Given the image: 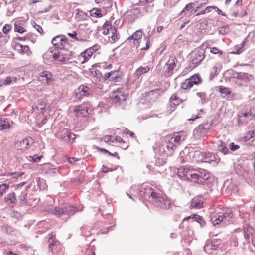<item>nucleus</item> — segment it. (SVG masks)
<instances>
[{"instance_id": "nucleus-29", "label": "nucleus", "mask_w": 255, "mask_h": 255, "mask_svg": "<svg viewBox=\"0 0 255 255\" xmlns=\"http://www.w3.org/2000/svg\"><path fill=\"white\" fill-rule=\"evenodd\" d=\"M60 138L64 141L69 142L71 140L75 139V136L74 134L66 132L60 135Z\"/></svg>"}, {"instance_id": "nucleus-39", "label": "nucleus", "mask_w": 255, "mask_h": 255, "mask_svg": "<svg viewBox=\"0 0 255 255\" xmlns=\"http://www.w3.org/2000/svg\"><path fill=\"white\" fill-rule=\"evenodd\" d=\"M91 57H90L86 52L84 51L82 52L78 56V60L81 63H84L86 62Z\"/></svg>"}, {"instance_id": "nucleus-60", "label": "nucleus", "mask_w": 255, "mask_h": 255, "mask_svg": "<svg viewBox=\"0 0 255 255\" xmlns=\"http://www.w3.org/2000/svg\"><path fill=\"white\" fill-rule=\"evenodd\" d=\"M197 95L201 98V99L202 100V102H204L205 101V99L206 98V94L204 92H197Z\"/></svg>"}, {"instance_id": "nucleus-47", "label": "nucleus", "mask_w": 255, "mask_h": 255, "mask_svg": "<svg viewBox=\"0 0 255 255\" xmlns=\"http://www.w3.org/2000/svg\"><path fill=\"white\" fill-rule=\"evenodd\" d=\"M9 185L8 184H3L0 185V196H2L3 194L8 189Z\"/></svg>"}, {"instance_id": "nucleus-36", "label": "nucleus", "mask_w": 255, "mask_h": 255, "mask_svg": "<svg viewBox=\"0 0 255 255\" xmlns=\"http://www.w3.org/2000/svg\"><path fill=\"white\" fill-rule=\"evenodd\" d=\"M146 10L144 8H135L131 10V14L136 16V17L142 15Z\"/></svg>"}, {"instance_id": "nucleus-49", "label": "nucleus", "mask_w": 255, "mask_h": 255, "mask_svg": "<svg viewBox=\"0 0 255 255\" xmlns=\"http://www.w3.org/2000/svg\"><path fill=\"white\" fill-rule=\"evenodd\" d=\"M102 141H104L106 143H109L110 141H111L112 143H114V136L111 135L104 136L102 138Z\"/></svg>"}, {"instance_id": "nucleus-28", "label": "nucleus", "mask_w": 255, "mask_h": 255, "mask_svg": "<svg viewBox=\"0 0 255 255\" xmlns=\"http://www.w3.org/2000/svg\"><path fill=\"white\" fill-rule=\"evenodd\" d=\"M48 242L49 243L48 250L49 251H53L57 247L58 242L55 240V237L53 235L49 238Z\"/></svg>"}, {"instance_id": "nucleus-26", "label": "nucleus", "mask_w": 255, "mask_h": 255, "mask_svg": "<svg viewBox=\"0 0 255 255\" xmlns=\"http://www.w3.org/2000/svg\"><path fill=\"white\" fill-rule=\"evenodd\" d=\"M217 148L219 151L222 153L224 155H226L228 153L229 149L226 146V144L220 140L217 144Z\"/></svg>"}, {"instance_id": "nucleus-37", "label": "nucleus", "mask_w": 255, "mask_h": 255, "mask_svg": "<svg viewBox=\"0 0 255 255\" xmlns=\"http://www.w3.org/2000/svg\"><path fill=\"white\" fill-rule=\"evenodd\" d=\"M67 35L71 38L79 42H84L86 40L85 38L81 37L79 34H77L76 32L73 31L72 33H68Z\"/></svg>"}, {"instance_id": "nucleus-14", "label": "nucleus", "mask_w": 255, "mask_h": 255, "mask_svg": "<svg viewBox=\"0 0 255 255\" xmlns=\"http://www.w3.org/2000/svg\"><path fill=\"white\" fill-rule=\"evenodd\" d=\"M65 49L56 50L55 61L64 62L70 58V54L68 51H65Z\"/></svg>"}, {"instance_id": "nucleus-21", "label": "nucleus", "mask_w": 255, "mask_h": 255, "mask_svg": "<svg viewBox=\"0 0 255 255\" xmlns=\"http://www.w3.org/2000/svg\"><path fill=\"white\" fill-rule=\"evenodd\" d=\"M56 49H52L50 48L45 54L43 55V58L45 60L48 61L53 62L55 61L56 55Z\"/></svg>"}, {"instance_id": "nucleus-8", "label": "nucleus", "mask_w": 255, "mask_h": 255, "mask_svg": "<svg viewBox=\"0 0 255 255\" xmlns=\"http://www.w3.org/2000/svg\"><path fill=\"white\" fill-rule=\"evenodd\" d=\"M204 53L202 48H198L191 52L189 55L190 67L195 68L205 58Z\"/></svg>"}, {"instance_id": "nucleus-6", "label": "nucleus", "mask_w": 255, "mask_h": 255, "mask_svg": "<svg viewBox=\"0 0 255 255\" xmlns=\"http://www.w3.org/2000/svg\"><path fill=\"white\" fill-rule=\"evenodd\" d=\"M113 104L116 107L123 109L126 105V96L122 89H117L111 94Z\"/></svg>"}, {"instance_id": "nucleus-31", "label": "nucleus", "mask_w": 255, "mask_h": 255, "mask_svg": "<svg viewBox=\"0 0 255 255\" xmlns=\"http://www.w3.org/2000/svg\"><path fill=\"white\" fill-rule=\"evenodd\" d=\"M15 49L18 51L19 53H27V54H28L29 48L27 45H23L21 44L18 43L15 45Z\"/></svg>"}, {"instance_id": "nucleus-64", "label": "nucleus", "mask_w": 255, "mask_h": 255, "mask_svg": "<svg viewBox=\"0 0 255 255\" xmlns=\"http://www.w3.org/2000/svg\"><path fill=\"white\" fill-rule=\"evenodd\" d=\"M41 158L40 156L34 155L32 157L31 160L34 162H38L40 160Z\"/></svg>"}, {"instance_id": "nucleus-25", "label": "nucleus", "mask_w": 255, "mask_h": 255, "mask_svg": "<svg viewBox=\"0 0 255 255\" xmlns=\"http://www.w3.org/2000/svg\"><path fill=\"white\" fill-rule=\"evenodd\" d=\"M150 70V67L148 66L145 67H139L134 73V75L136 77H139L141 75L143 74H145L149 72Z\"/></svg>"}, {"instance_id": "nucleus-3", "label": "nucleus", "mask_w": 255, "mask_h": 255, "mask_svg": "<svg viewBox=\"0 0 255 255\" xmlns=\"http://www.w3.org/2000/svg\"><path fill=\"white\" fill-rule=\"evenodd\" d=\"M177 62V58L174 55L169 57L165 56L159 61L156 69L159 72H160L161 67L164 65L163 73L165 76L169 77L172 75L173 71L175 69Z\"/></svg>"}, {"instance_id": "nucleus-15", "label": "nucleus", "mask_w": 255, "mask_h": 255, "mask_svg": "<svg viewBox=\"0 0 255 255\" xmlns=\"http://www.w3.org/2000/svg\"><path fill=\"white\" fill-rule=\"evenodd\" d=\"M91 91L88 86L85 85H80L77 89L75 91V94L76 95L77 98H81L82 96H87L90 94Z\"/></svg>"}, {"instance_id": "nucleus-19", "label": "nucleus", "mask_w": 255, "mask_h": 255, "mask_svg": "<svg viewBox=\"0 0 255 255\" xmlns=\"http://www.w3.org/2000/svg\"><path fill=\"white\" fill-rule=\"evenodd\" d=\"M203 199L202 197L196 196L191 200L190 207L200 209L203 207Z\"/></svg>"}, {"instance_id": "nucleus-58", "label": "nucleus", "mask_w": 255, "mask_h": 255, "mask_svg": "<svg viewBox=\"0 0 255 255\" xmlns=\"http://www.w3.org/2000/svg\"><path fill=\"white\" fill-rule=\"evenodd\" d=\"M112 27L111 22L110 21H106V22L104 24L103 26V30H109L111 31Z\"/></svg>"}, {"instance_id": "nucleus-43", "label": "nucleus", "mask_w": 255, "mask_h": 255, "mask_svg": "<svg viewBox=\"0 0 255 255\" xmlns=\"http://www.w3.org/2000/svg\"><path fill=\"white\" fill-rule=\"evenodd\" d=\"M91 73L93 75L95 76L96 77L99 79L100 80H101L103 78V74L98 69H92L91 70Z\"/></svg>"}, {"instance_id": "nucleus-44", "label": "nucleus", "mask_w": 255, "mask_h": 255, "mask_svg": "<svg viewBox=\"0 0 255 255\" xmlns=\"http://www.w3.org/2000/svg\"><path fill=\"white\" fill-rule=\"evenodd\" d=\"M111 33H112V36L111 37L112 40L113 42H116L118 38L117 36V30L116 27H113V28L111 29Z\"/></svg>"}, {"instance_id": "nucleus-2", "label": "nucleus", "mask_w": 255, "mask_h": 255, "mask_svg": "<svg viewBox=\"0 0 255 255\" xmlns=\"http://www.w3.org/2000/svg\"><path fill=\"white\" fill-rule=\"evenodd\" d=\"M185 140V136L184 135H181L179 133L174 134L168 140L161 143L158 146V150L161 155L171 156L175 149Z\"/></svg>"}, {"instance_id": "nucleus-24", "label": "nucleus", "mask_w": 255, "mask_h": 255, "mask_svg": "<svg viewBox=\"0 0 255 255\" xmlns=\"http://www.w3.org/2000/svg\"><path fill=\"white\" fill-rule=\"evenodd\" d=\"M193 219V221H197L199 223L201 226H203L205 224V222L202 217L197 215V214H193L192 216H188L186 218H184V220Z\"/></svg>"}, {"instance_id": "nucleus-23", "label": "nucleus", "mask_w": 255, "mask_h": 255, "mask_svg": "<svg viewBox=\"0 0 255 255\" xmlns=\"http://www.w3.org/2000/svg\"><path fill=\"white\" fill-rule=\"evenodd\" d=\"M210 220L214 226L219 224L220 222H223L220 212L212 214L210 216Z\"/></svg>"}, {"instance_id": "nucleus-53", "label": "nucleus", "mask_w": 255, "mask_h": 255, "mask_svg": "<svg viewBox=\"0 0 255 255\" xmlns=\"http://www.w3.org/2000/svg\"><path fill=\"white\" fill-rule=\"evenodd\" d=\"M14 29L15 32L19 33H23L26 31L23 27L17 24H15Z\"/></svg>"}, {"instance_id": "nucleus-42", "label": "nucleus", "mask_w": 255, "mask_h": 255, "mask_svg": "<svg viewBox=\"0 0 255 255\" xmlns=\"http://www.w3.org/2000/svg\"><path fill=\"white\" fill-rule=\"evenodd\" d=\"M192 86V84L189 79H186L184 82H182L181 85V88L185 90L190 88Z\"/></svg>"}, {"instance_id": "nucleus-20", "label": "nucleus", "mask_w": 255, "mask_h": 255, "mask_svg": "<svg viewBox=\"0 0 255 255\" xmlns=\"http://www.w3.org/2000/svg\"><path fill=\"white\" fill-rule=\"evenodd\" d=\"M74 112L77 116H86L88 114V108L85 106H78L74 108Z\"/></svg>"}, {"instance_id": "nucleus-57", "label": "nucleus", "mask_w": 255, "mask_h": 255, "mask_svg": "<svg viewBox=\"0 0 255 255\" xmlns=\"http://www.w3.org/2000/svg\"><path fill=\"white\" fill-rule=\"evenodd\" d=\"M251 132H252V131L251 130L248 131V132H247L245 133L244 136L243 137L244 141H248L250 139L253 138L252 135L251 134Z\"/></svg>"}, {"instance_id": "nucleus-27", "label": "nucleus", "mask_w": 255, "mask_h": 255, "mask_svg": "<svg viewBox=\"0 0 255 255\" xmlns=\"http://www.w3.org/2000/svg\"><path fill=\"white\" fill-rule=\"evenodd\" d=\"M223 221L228 222L229 219L233 217V214L231 210H227L226 211H223L220 212Z\"/></svg>"}, {"instance_id": "nucleus-38", "label": "nucleus", "mask_w": 255, "mask_h": 255, "mask_svg": "<svg viewBox=\"0 0 255 255\" xmlns=\"http://www.w3.org/2000/svg\"><path fill=\"white\" fill-rule=\"evenodd\" d=\"M90 13L91 16L92 17L100 18L103 16L101 14V10L99 8H93L90 11Z\"/></svg>"}, {"instance_id": "nucleus-56", "label": "nucleus", "mask_w": 255, "mask_h": 255, "mask_svg": "<svg viewBox=\"0 0 255 255\" xmlns=\"http://www.w3.org/2000/svg\"><path fill=\"white\" fill-rule=\"evenodd\" d=\"M16 80V78L14 77H7L5 79H4V81L5 82V84L9 85L11 84L13 81H15Z\"/></svg>"}, {"instance_id": "nucleus-32", "label": "nucleus", "mask_w": 255, "mask_h": 255, "mask_svg": "<svg viewBox=\"0 0 255 255\" xmlns=\"http://www.w3.org/2000/svg\"><path fill=\"white\" fill-rule=\"evenodd\" d=\"M28 187H24V189L21 191V194L19 196V199L21 202L22 204L26 203V197L28 194Z\"/></svg>"}, {"instance_id": "nucleus-1", "label": "nucleus", "mask_w": 255, "mask_h": 255, "mask_svg": "<svg viewBox=\"0 0 255 255\" xmlns=\"http://www.w3.org/2000/svg\"><path fill=\"white\" fill-rule=\"evenodd\" d=\"M178 175L184 180L199 184H208L212 178L204 169H194L190 166L181 167L178 169Z\"/></svg>"}, {"instance_id": "nucleus-62", "label": "nucleus", "mask_w": 255, "mask_h": 255, "mask_svg": "<svg viewBox=\"0 0 255 255\" xmlns=\"http://www.w3.org/2000/svg\"><path fill=\"white\" fill-rule=\"evenodd\" d=\"M229 147L232 151H236L240 148L239 145L235 144L234 143L232 142L230 144Z\"/></svg>"}, {"instance_id": "nucleus-17", "label": "nucleus", "mask_w": 255, "mask_h": 255, "mask_svg": "<svg viewBox=\"0 0 255 255\" xmlns=\"http://www.w3.org/2000/svg\"><path fill=\"white\" fill-rule=\"evenodd\" d=\"M13 122L7 118L0 119V130L6 131L13 128Z\"/></svg>"}, {"instance_id": "nucleus-18", "label": "nucleus", "mask_w": 255, "mask_h": 255, "mask_svg": "<svg viewBox=\"0 0 255 255\" xmlns=\"http://www.w3.org/2000/svg\"><path fill=\"white\" fill-rule=\"evenodd\" d=\"M33 143V139L31 137H26L22 141L16 143L17 147L19 150H24L28 148Z\"/></svg>"}, {"instance_id": "nucleus-48", "label": "nucleus", "mask_w": 255, "mask_h": 255, "mask_svg": "<svg viewBox=\"0 0 255 255\" xmlns=\"http://www.w3.org/2000/svg\"><path fill=\"white\" fill-rule=\"evenodd\" d=\"M31 24L39 33L42 34L43 32V29L40 25L37 24L34 21H32Z\"/></svg>"}, {"instance_id": "nucleus-41", "label": "nucleus", "mask_w": 255, "mask_h": 255, "mask_svg": "<svg viewBox=\"0 0 255 255\" xmlns=\"http://www.w3.org/2000/svg\"><path fill=\"white\" fill-rule=\"evenodd\" d=\"M252 75L246 73H240L238 74V78L244 80L245 82L249 81Z\"/></svg>"}, {"instance_id": "nucleus-30", "label": "nucleus", "mask_w": 255, "mask_h": 255, "mask_svg": "<svg viewBox=\"0 0 255 255\" xmlns=\"http://www.w3.org/2000/svg\"><path fill=\"white\" fill-rule=\"evenodd\" d=\"M5 202L8 203L14 204L15 203L17 199L15 197V194L14 192L8 194L4 198Z\"/></svg>"}, {"instance_id": "nucleus-22", "label": "nucleus", "mask_w": 255, "mask_h": 255, "mask_svg": "<svg viewBox=\"0 0 255 255\" xmlns=\"http://www.w3.org/2000/svg\"><path fill=\"white\" fill-rule=\"evenodd\" d=\"M142 37V32L140 30H137L132 35H131L128 40L130 41L131 40H133V43L135 45H139V39H140Z\"/></svg>"}, {"instance_id": "nucleus-63", "label": "nucleus", "mask_w": 255, "mask_h": 255, "mask_svg": "<svg viewBox=\"0 0 255 255\" xmlns=\"http://www.w3.org/2000/svg\"><path fill=\"white\" fill-rule=\"evenodd\" d=\"M146 46L141 48V50H146L149 47V45H150V37L149 36H147L146 37Z\"/></svg>"}, {"instance_id": "nucleus-33", "label": "nucleus", "mask_w": 255, "mask_h": 255, "mask_svg": "<svg viewBox=\"0 0 255 255\" xmlns=\"http://www.w3.org/2000/svg\"><path fill=\"white\" fill-rule=\"evenodd\" d=\"M189 80L191 82V84H192V86H193L194 84L198 85L200 84L202 80L201 78V77L198 74H194L190 78H189Z\"/></svg>"}, {"instance_id": "nucleus-11", "label": "nucleus", "mask_w": 255, "mask_h": 255, "mask_svg": "<svg viewBox=\"0 0 255 255\" xmlns=\"http://www.w3.org/2000/svg\"><path fill=\"white\" fill-rule=\"evenodd\" d=\"M52 43L57 47V49H66L68 44L67 39L64 36L61 35L54 37L52 40Z\"/></svg>"}, {"instance_id": "nucleus-7", "label": "nucleus", "mask_w": 255, "mask_h": 255, "mask_svg": "<svg viewBox=\"0 0 255 255\" xmlns=\"http://www.w3.org/2000/svg\"><path fill=\"white\" fill-rule=\"evenodd\" d=\"M200 156V160L203 162H208L212 166H216L220 161V158L217 154H214L211 152H201L200 151L194 152V156Z\"/></svg>"}, {"instance_id": "nucleus-55", "label": "nucleus", "mask_w": 255, "mask_h": 255, "mask_svg": "<svg viewBox=\"0 0 255 255\" xmlns=\"http://www.w3.org/2000/svg\"><path fill=\"white\" fill-rule=\"evenodd\" d=\"M120 79L121 77L119 76L118 72L116 71V73L114 75L111 76L110 80L112 81L118 82L120 81Z\"/></svg>"}, {"instance_id": "nucleus-16", "label": "nucleus", "mask_w": 255, "mask_h": 255, "mask_svg": "<svg viewBox=\"0 0 255 255\" xmlns=\"http://www.w3.org/2000/svg\"><path fill=\"white\" fill-rule=\"evenodd\" d=\"M39 80L47 84H51L53 81L52 73L47 71H44L41 72L39 76Z\"/></svg>"}, {"instance_id": "nucleus-35", "label": "nucleus", "mask_w": 255, "mask_h": 255, "mask_svg": "<svg viewBox=\"0 0 255 255\" xmlns=\"http://www.w3.org/2000/svg\"><path fill=\"white\" fill-rule=\"evenodd\" d=\"M186 99H181L175 94H173L170 97V101L174 105H178L182 103Z\"/></svg>"}, {"instance_id": "nucleus-46", "label": "nucleus", "mask_w": 255, "mask_h": 255, "mask_svg": "<svg viewBox=\"0 0 255 255\" xmlns=\"http://www.w3.org/2000/svg\"><path fill=\"white\" fill-rule=\"evenodd\" d=\"M228 27L227 26H223L218 28V32L219 34L224 35L228 33Z\"/></svg>"}, {"instance_id": "nucleus-40", "label": "nucleus", "mask_w": 255, "mask_h": 255, "mask_svg": "<svg viewBox=\"0 0 255 255\" xmlns=\"http://www.w3.org/2000/svg\"><path fill=\"white\" fill-rule=\"evenodd\" d=\"M200 130H197V128L193 131V134L197 138L203 137L206 132L205 130L203 128H201Z\"/></svg>"}, {"instance_id": "nucleus-10", "label": "nucleus", "mask_w": 255, "mask_h": 255, "mask_svg": "<svg viewBox=\"0 0 255 255\" xmlns=\"http://www.w3.org/2000/svg\"><path fill=\"white\" fill-rule=\"evenodd\" d=\"M220 242L219 240H208L204 246V251L208 254L212 253L213 251L216 250L219 248Z\"/></svg>"}, {"instance_id": "nucleus-12", "label": "nucleus", "mask_w": 255, "mask_h": 255, "mask_svg": "<svg viewBox=\"0 0 255 255\" xmlns=\"http://www.w3.org/2000/svg\"><path fill=\"white\" fill-rule=\"evenodd\" d=\"M193 156H194V152H190V149L188 148H185L180 153L177 161L180 163H186L191 159Z\"/></svg>"}, {"instance_id": "nucleus-13", "label": "nucleus", "mask_w": 255, "mask_h": 255, "mask_svg": "<svg viewBox=\"0 0 255 255\" xmlns=\"http://www.w3.org/2000/svg\"><path fill=\"white\" fill-rule=\"evenodd\" d=\"M155 193V192L150 187L146 188L142 187L139 189V195L144 199L150 202L151 197L153 196V194Z\"/></svg>"}, {"instance_id": "nucleus-61", "label": "nucleus", "mask_w": 255, "mask_h": 255, "mask_svg": "<svg viewBox=\"0 0 255 255\" xmlns=\"http://www.w3.org/2000/svg\"><path fill=\"white\" fill-rule=\"evenodd\" d=\"M11 29V25H10L9 24H5L4 26V27H3L2 31L4 34H7L8 32H9L10 31Z\"/></svg>"}, {"instance_id": "nucleus-4", "label": "nucleus", "mask_w": 255, "mask_h": 255, "mask_svg": "<svg viewBox=\"0 0 255 255\" xmlns=\"http://www.w3.org/2000/svg\"><path fill=\"white\" fill-rule=\"evenodd\" d=\"M46 210L48 212L54 214L58 217H61L64 215L65 217L64 219L65 220L68 219L70 216L73 215L78 211L75 207L71 205H67L62 208L49 206L48 207Z\"/></svg>"}, {"instance_id": "nucleus-45", "label": "nucleus", "mask_w": 255, "mask_h": 255, "mask_svg": "<svg viewBox=\"0 0 255 255\" xmlns=\"http://www.w3.org/2000/svg\"><path fill=\"white\" fill-rule=\"evenodd\" d=\"M219 92L221 93V94H224L225 95H230L231 91L228 88H226L223 86H219Z\"/></svg>"}, {"instance_id": "nucleus-52", "label": "nucleus", "mask_w": 255, "mask_h": 255, "mask_svg": "<svg viewBox=\"0 0 255 255\" xmlns=\"http://www.w3.org/2000/svg\"><path fill=\"white\" fill-rule=\"evenodd\" d=\"M116 73V71H111L110 72L107 73L105 74L104 76L103 75L102 79L103 80L105 81L109 78L111 79V76H112L113 75H114Z\"/></svg>"}, {"instance_id": "nucleus-9", "label": "nucleus", "mask_w": 255, "mask_h": 255, "mask_svg": "<svg viewBox=\"0 0 255 255\" xmlns=\"http://www.w3.org/2000/svg\"><path fill=\"white\" fill-rule=\"evenodd\" d=\"M253 111V109L250 108H244L240 111L237 115L238 126L245 125L252 120L255 115Z\"/></svg>"}, {"instance_id": "nucleus-34", "label": "nucleus", "mask_w": 255, "mask_h": 255, "mask_svg": "<svg viewBox=\"0 0 255 255\" xmlns=\"http://www.w3.org/2000/svg\"><path fill=\"white\" fill-rule=\"evenodd\" d=\"M3 232L8 234L16 236L18 234V231L14 228L11 226H5L2 228Z\"/></svg>"}, {"instance_id": "nucleus-54", "label": "nucleus", "mask_w": 255, "mask_h": 255, "mask_svg": "<svg viewBox=\"0 0 255 255\" xmlns=\"http://www.w3.org/2000/svg\"><path fill=\"white\" fill-rule=\"evenodd\" d=\"M103 5L107 8L111 7L113 5V1L111 0H103Z\"/></svg>"}, {"instance_id": "nucleus-50", "label": "nucleus", "mask_w": 255, "mask_h": 255, "mask_svg": "<svg viewBox=\"0 0 255 255\" xmlns=\"http://www.w3.org/2000/svg\"><path fill=\"white\" fill-rule=\"evenodd\" d=\"M201 128H203L206 132V131L210 128V125L208 124V123L201 124L197 127V130H200V129H201Z\"/></svg>"}, {"instance_id": "nucleus-51", "label": "nucleus", "mask_w": 255, "mask_h": 255, "mask_svg": "<svg viewBox=\"0 0 255 255\" xmlns=\"http://www.w3.org/2000/svg\"><path fill=\"white\" fill-rule=\"evenodd\" d=\"M210 52L212 54H218L219 55H221L223 54L222 51L218 49L217 48L215 47L211 48Z\"/></svg>"}, {"instance_id": "nucleus-5", "label": "nucleus", "mask_w": 255, "mask_h": 255, "mask_svg": "<svg viewBox=\"0 0 255 255\" xmlns=\"http://www.w3.org/2000/svg\"><path fill=\"white\" fill-rule=\"evenodd\" d=\"M150 202L155 206L163 209H168L171 205L170 200L165 195L158 192L153 194Z\"/></svg>"}, {"instance_id": "nucleus-59", "label": "nucleus", "mask_w": 255, "mask_h": 255, "mask_svg": "<svg viewBox=\"0 0 255 255\" xmlns=\"http://www.w3.org/2000/svg\"><path fill=\"white\" fill-rule=\"evenodd\" d=\"M193 5L194 4L192 3L186 5L184 9L181 12V14H182L183 13H184L191 9L193 7Z\"/></svg>"}]
</instances>
